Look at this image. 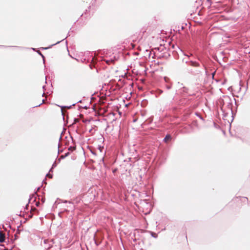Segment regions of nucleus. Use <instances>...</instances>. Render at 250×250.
Instances as JSON below:
<instances>
[{
	"instance_id": "nucleus-4",
	"label": "nucleus",
	"mask_w": 250,
	"mask_h": 250,
	"mask_svg": "<svg viewBox=\"0 0 250 250\" xmlns=\"http://www.w3.org/2000/svg\"><path fill=\"white\" fill-rule=\"evenodd\" d=\"M191 65L192 66H199V63L196 62H191Z\"/></svg>"
},
{
	"instance_id": "nucleus-2",
	"label": "nucleus",
	"mask_w": 250,
	"mask_h": 250,
	"mask_svg": "<svg viewBox=\"0 0 250 250\" xmlns=\"http://www.w3.org/2000/svg\"><path fill=\"white\" fill-rule=\"evenodd\" d=\"M171 139V136L169 134L167 135L164 139V141L165 142L167 143Z\"/></svg>"
},
{
	"instance_id": "nucleus-7",
	"label": "nucleus",
	"mask_w": 250,
	"mask_h": 250,
	"mask_svg": "<svg viewBox=\"0 0 250 250\" xmlns=\"http://www.w3.org/2000/svg\"><path fill=\"white\" fill-rule=\"evenodd\" d=\"M100 150L101 152L102 151V149L101 148V147H100Z\"/></svg>"
},
{
	"instance_id": "nucleus-3",
	"label": "nucleus",
	"mask_w": 250,
	"mask_h": 250,
	"mask_svg": "<svg viewBox=\"0 0 250 250\" xmlns=\"http://www.w3.org/2000/svg\"><path fill=\"white\" fill-rule=\"evenodd\" d=\"M5 240V236L3 234L0 233V242H3Z\"/></svg>"
},
{
	"instance_id": "nucleus-5",
	"label": "nucleus",
	"mask_w": 250,
	"mask_h": 250,
	"mask_svg": "<svg viewBox=\"0 0 250 250\" xmlns=\"http://www.w3.org/2000/svg\"><path fill=\"white\" fill-rule=\"evenodd\" d=\"M44 100L43 99H42V103H41V104H38V105H36V106H40L41 104H42V103H44Z\"/></svg>"
},
{
	"instance_id": "nucleus-1",
	"label": "nucleus",
	"mask_w": 250,
	"mask_h": 250,
	"mask_svg": "<svg viewBox=\"0 0 250 250\" xmlns=\"http://www.w3.org/2000/svg\"><path fill=\"white\" fill-rule=\"evenodd\" d=\"M248 198L246 197H236L233 199V201L235 203H247L248 202Z\"/></svg>"
},
{
	"instance_id": "nucleus-6",
	"label": "nucleus",
	"mask_w": 250,
	"mask_h": 250,
	"mask_svg": "<svg viewBox=\"0 0 250 250\" xmlns=\"http://www.w3.org/2000/svg\"><path fill=\"white\" fill-rule=\"evenodd\" d=\"M78 121V119H75V122H77Z\"/></svg>"
}]
</instances>
